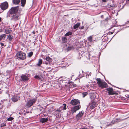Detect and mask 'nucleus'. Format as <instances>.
Here are the masks:
<instances>
[{"label":"nucleus","instance_id":"obj_23","mask_svg":"<svg viewBox=\"0 0 129 129\" xmlns=\"http://www.w3.org/2000/svg\"><path fill=\"white\" fill-rule=\"evenodd\" d=\"M21 6L22 7H24L26 4V0H21Z\"/></svg>","mask_w":129,"mask_h":129},{"label":"nucleus","instance_id":"obj_29","mask_svg":"<svg viewBox=\"0 0 129 129\" xmlns=\"http://www.w3.org/2000/svg\"><path fill=\"white\" fill-rule=\"evenodd\" d=\"M83 97H84L88 94V93L87 92H85L82 93Z\"/></svg>","mask_w":129,"mask_h":129},{"label":"nucleus","instance_id":"obj_50","mask_svg":"<svg viewBox=\"0 0 129 129\" xmlns=\"http://www.w3.org/2000/svg\"><path fill=\"white\" fill-rule=\"evenodd\" d=\"M129 2V0H127Z\"/></svg>","mask_w":129,"mask_h":129},{"label":"nucleus","instance_id":"obj_35","mask_svg":"<svg viewBox=\"0 0 129 129\" xmlns=\"http://www.w3.org/2000/svg\"><path fill=\"white\" fill-rule=\"evenodd\" d=\"M109 20V18L108 17H107L105 20V21H107Z\"/></svg>","mask_w":129,"mask_h":129},{"label":"nucleus","instance_id":"obj_40","mask_svg":"<svg viewBox=\"0 0 129 129\" xmlns=\"http://www.w3.org/2000/svg\"><path fill=\"white\" fill-rule=\"evenodd\" d=\"M46 69L47 70L48 69H50V67H46Z\"/></svg>","mask_w":129,"mask_h":129},{"label":"nucleus","instance_id":"obj_7","mask_svg":"<svg viewBox=\"0 0 129 129\" xmlns=\"http://www.w3.org/2000/svg\"><path fill=\"white\" fill-rule=\"evenodd\" d=\"M81 106L80 105L75 106L71 108V112L73 114L74 113H75L77 111L79 110Z\"/></svg>","mask_w":129,"mask_h":129},{"label":"nucleus","instance_id":"obj_46","mask_svg":"<svg viewBox=\"0 0 129 129\" xmlns=\"http://www.w3.org/2000/svg\"><path fill=\"white\" fill-rule=\"evenodd\" d=\"M101 18H104V15H102L101 16Z\"/></svg>","mask_w":129,"mask_h":129},{"label":"nucleus","instance_id":"obj_1","mask_svg":"<svg viewBox=\"0 0 129 129\" xmlns=\"http://www.w3.org/2000/svg\"><path fill=\"white\" fill-rule=\"evenodd\" d=\"M96 80L97 81V83L99 87L102 88L107 87L108 85L104 81H102L100 78H97Z\"/></svg>","mask_w":129,"mask_h":129},{"label":"nucleus","instance_id":"obj_43","mask_svg":"<svg viewBox=\"0 0 129 129\" xmlns=\"http://www.w3.org/2000/svg\"><path fill=\"white\" fill-rule=\"evenodd\" d=\"M102 1L104 2H106L107 1V0H102Z\"/></svg>","mask_w":129,"mask_h":129},{"label":"nucleus","instance_id":"obj_13","mask_svg":"<svg viewBox=\"0 0 129 129\" xmlns=\"http://www.w3.org/2000/svg\"><path fill=\"white\" fill-rule=\"evenodd\" d=\"M90 108L91 109L94 108L96 106V103L94 101L91 102L90 103Z\"/></svg>","mask_w":129,"mask_h":129},{"label":"nucleus","instance_id":"obj_30","mask_svg":"<svg viewBox=\"0 0 129 129\" xmlns=\"http://www.w3.org/2000/svg\"><path fill=\"white\" fill-rule=\"evenodd\" d=\"M35 78L37 79L38 80H40L41 79V78L40 76L39 75H36L34 77Z\"/></svg>","mask_w":129,"mask_h":129},{"label":"nucleus","instance_id":"obj_39","mask_svg":"<svg viewBox=\"0 0 129 129\" xmlns=\"http://www.w3.org/2000/svg\"><path fill=\"white\" fill-rule=\"evenodd\" d=\"M84 27L83 26H82L81 27H79V28L80 29H84Z\"/></svg>","mask_w":129,"mask_h":129},{"label":"nucleus","instance_id":"obj_11","mask_svg":"<svg viewBox=\"0 0 129 129\" xmlns=\"http://www.w3.org/2000/svg\"><path fill=\"white\" fill-rule=\"evenodd\" d=\"M80 103V102L79 100L76 99H74L71 101L70 104L73 105H76L78 104L79 103Z\"/></svg>","mask_w":129,"mask_h":129},{"label":"nucleus","instance_id":"obj_2","mask_svg":"<svg viewBox=\"0 0 129 129\" xmlns=\"http://www.w3.org/2000/svg\"><path fill=\"white\" fill-rule=\"evenodd\" d=\"M16 56L17 59L22 60L25 59L26 57L25 53L21 51H18L16 53Z\"/></svg>","mask_w":129,"mask_h":129},{"label":"nucleus","instance_id":"obj_25","mask_svg":"<svg viewBox=\"0 0 129 129\" xmlns=\"http://www.w3.org/2000/svg\"><path fill=\"white\" fill-rule=\"evenodd\" d=\"M92 35L90 36L87 38L88 41L90 42H92Z\"/></svg>","mask_w":129,"mask_h":129},{"label":"nucleus","instance_id":"obj_20","mask_svg":"<svg viewBox=\"0 0 129 129\" xmlns=\"http://www.w3.org/2000/svg\"><path fill=\"white\" fill-rule=\"evenodd\" d=\"M46 60L48 61L49 63L52 62V59L51 58H50L49 56L46 57Z\"/></svg>","mask_w":129,"mask_h":129},{"label":"nucleus","instance_id":"obj_33","mask_svg":"<svg viewBox=\"0 0 129 129\" xmlns=\"http://www.w3.org/2000/svg\"><path fill=\"white\" fill-rule=\"evenodd\" d=\"M118 29H115L114 30V32H115V33H117L118 31H118Z\"/></svg>","mask_w":129,"mask_h":129},{"label":"nucleus","instance_id":"obj_21","mask_svg":"<svg viewBox=\"0 0 129 129\" xmlns=\"http://www.w3.org/2000/svg\"><path fill=\"white\" fill-rule=\"evenodd\" d=\"M42 59H39V61L37 65L38 66H40L41 65L42 63Z\"/></svg>","mask_w":129,"mask_h":129},{"label":"nucleus","instance_id":"obj_17","mask_svg":"<svg viewBox=\"0 0 129 129\" xmlns=\"http://www.w3.org/2000/svg\"><path fill=\"white\" fill-rule=\"evenodd\" d=\"M48 120V119L47 118H41L40 121L42 123H44L46 122H47Z\"/></svg>","mask_w":129,"mask_h":129},{"label":"nucleus","instance_id":"obj_26","mask_svg":"<svg viewBox=\"0 0 129 129\" xmlns=\"http://www.w3.org/2000/svg\"><path fill=\"white\" fill-rule=\"evenodd\" d=\"M6 35L5 34H3L0 36V40L1 41L2 39L4 38H5L6 37Z\"/></svg>","mask_w":129,"mask_h":129},{"label":"nucleus","instance_id":"obj_10","mask_svg":"<svg viewBox=\"0 0 129 129\" xmlns=\"http://www.w3.org/2000/svg\"><path fill=\"white\" fill-rule=\"evenodd\" d=\"M82 112L83 111H82L80 112L76 116V118L77 120L78 121L81 119L84 114V112Z\"/></svg>","mask_w":129,"mask_h":129},{"label":"nucleus","instance_id":"obj_36","mask_svg":"<svg viewBox=\"0 0 129 129\" xmlns=\"http://www.w3.org/2000/svg\"><path fill=\"white\" fill-rule=\"evenodd\" d=\"M5 126H6V123H3L1 124V127H3Z\"/></svg>","mask_w":129,"mask_h":129},{"label":"nucleus","instance_id":"obj_5","mask_svg":"<svg viewBox=\"0 0 129 129\" xmlns=\"http://www.w3.org/2000/svg\"><path fill=\"white\" fill-rule=\"evenodd\" d=\"M8 4L7 2H5L3 3L0 5L1 9L3 10L7 9L8 7Z\"/></svg>","mask_w":129,"mask_h":129},{"label":"nucleus","instance_id":"obj_22","mask_svg":"<svg viewBox=\"0 0 129 129\" xmlns=\"http://www.w3.org/2000/svg\"><path fill=\"white\" fill-rule=\"evenodd\" d=\"M80 23L79 22H78L77 24H76L74 25L73 27V28L74 29H75L78 28L79 26L80 25Z\"/></svg>","mask_w":129,"mask_h":129},{"label":"nucleus","instance_id":"obj_14","mask_svg":"<svg viewBox=\"0 0 129 129\" xmlns=\"http://www.w3.org/2000/svg\"><path fill=\"white\" fill-rule=\"evenodd\" d=\"M13 37L12 35L9 34L8 36L7 40H8L10 42L12 41V40L13 39Z\"/></svg>","mask_w":129,"mask_h":129},{"label":"nucleus","instance_id":"obj_34","mask_svg":"<svg viewBox=\"0 0 129 129\" xmlns=\"http://www.w3.org/2000/svg\"><path fill=\"white\" fill-rule=\"evenodd\" d=\"M72 48V47H69L67 48V50L68 51H69L71 50Z\"/></svg>","mask_w":129,"mask_h":129},{"label":"nucleus","instance_id":"obj_24","mask_svg":"<svg viewBox=\"0 0 129 129\" xmlns=\"http://www.w3.org/2000/svg\"><path fill=\"white\" fill-rule=\"evenodd\" d=\"M81 56L82 54H81L79 53L77 54L76 58L78 59L79 60L81 59Z\"/></svg>","mask_w":129,"mask_h":129},{"label":"nucleus","instance_id":"obj_19","mask_svg":"<svg viewBox=\"0 0 129 129\" xmlns=\"http://www.w3.org/2000/svg\"><path fill=\"white\" fill-rule=\"evenodd\" d=\"M20 2V0H13V3L15 5H18L19 4Z\"/></svg>","mask_w":129,"mask_h":129},{"label":"nucleus","instance_id":"obj_15","mask_svg":"<svg viewBox=\"0 0 129 129\" xmlns=\"http://www.w3.org/2000/svg\"><path fill=\"white\" fill-rule=\"evenodd\" d=\"M12 31L11 28H7L5 29V33L6 34H8L12 33Z\"/></svg>","mask_w":129,"mask_h":129},{"label":"nucleus","instance_id":"obj_45","mask_svg":"<svg viewBox=\"0 0 129 129\" xmlns=\"http://www.w3.org/2000/svg\"><path fill=\"white\" fill-rule=\"evenodd\" d=\"M32 33L33 34H35V31H33Z\"/></svg>","mask_w":129,"mask_h":129},{"label":"nucleus","instance_id":"obj_16","mask_svg":"<svg viewBox=\"0 0 129 129\" xmlns=\"http://www.w3.org/2000/svg\"><path fill=\"white\" fill-rule=\"evenodd\" d=\"M66 107L67 105L66 104H63L60 107L59 109L62 110H66L67 109Z\"/></svg>","mask_w":129,"mask_h":129},{"label":"nucleus","instance_id":"obj_31","mask_svg":"<svg viewBox=\"0 0 129 129\" xmlns=\"http://www.w3.org/2000/svg\"><path fill=\"white\" fill-rule=\"evenodd\" d=\"M14 119V118L12 117H10L7 119V120L8 121H11Z\"/></svg>","mask_w":129,"mask_h":129},{"label":"nucleus","instance_id":"obj_48","mask_svg":"<svg viewBox=\"0 0 129 129\" xmlns=\"http://www.w3.org/2000/svg\"><path fill=\"white\" fill-rule=\"evenodd\" d=\"M1 17H0V22H1Z\"/></svg>","mask_w":129,"mask_h":129},{"label":"nucleus","instance_id":"obj_32","mask_svg":"<svg viewBox=\"0 0 129 129\" xmlns=\"http://www.w3.org/2000/svg\"><path fill=\"white\" fill-rule=\"evenodd\" d=\"M73 85V87H76L77 86L76 84L74 83L73 82L72 83H71Z\"/></svg>","mask_w":129,"mask_h":129},{"label":"nucleus","instance_id":"obj_37","mask_svg":"<svg viewBox=\"0 0 129 129\" xmlns=\"http://www.w3.org/2000/svg\"><path fill=\"white\" fill-rule=\"evenodd\" d=\"M55 111L56 112H61V111L60 109H57Z\"/></svg>","mask_w":129,"mask_h":129},{"label":"nucleus","instance_id":"obj_38","mask_svg":"<svg viewBox=\"0 0 129 129\" xmlns=\"http://www.w3.org/2000/svg\"><path fill=\"white\" fill-rule=\"evenodd\" d=\"M113 33V32H109V33H108V34H109V35H112V34Z\"/></svg>","mask_w":129,"mask_h":129},{"label":"nucleus","instance_id":"obj_12","mask_svg":"<svg viewBox=\"0 0 129 129\" xmlns=\"http://www.w3.org/2000/svg\"><path fill=\"white\" fill-rule=\"evenodd\" d=\"M123 120V119H121L120 118H114L111 121V123L113 124L117 123L119 122L122 121Z\"/></svg>","mask_w":129,"mask_h":129},{"label":"nucleus","instance_id":"obj_47","mask_svg":"<svg viewBox=\"0 0 129 129\" xmlns=\"http://www.w3.org/2000/svg\"><path fill=\"white\" fill-rule=\"evenodd\" d=\"M127 97L129 98V95H128V94H127Z\"/></svg>","mask_w":129,"mask_h":129},{"label":"nucleus","instance_id":"obj_4","mask_svg":"<svg viewBox=\"0 0 129 129\" xmlns=\"http://www.w3.org/2000/svg\"><path fill=\"white\" fill-rule=\"evenodd\" d=\"M18 10V7L16 6L15 7H12L9 11V13L10 15H13L14 14L17 13Z\"/></svg>","mask_w":129,"mask_h":129},{"label":"nucleus","instance_id":"obj_9","mask_svg":"<svg viewBox=\"0 0 129 129\" xmlns=\"http://www.w3.org/2000/svg\"><path fill=\"white\" fill-rule=\"evenodd\" d=\"M108 91V94L110 95H113L115 94V92L113 90V89L111 87H109L106 89Z\"/></svg>","mask_w":129,"mask_h":129},{"label":"nucleus","instance_id":"obj_44","mask_svg":"<svg viewBox=\"0 0 129 129\" xmlns=\"http://www.w3.org/2000/svg\"><path fill=\"white\" fill-rule=\"evenodd\" d=\"M0 44H1V45L2 46H3L4 45V44L3 43H1Z\"/></svg>","mask_w":129,"mask_h":129},{"label":"nucleus","instance_id":"obj_3","mask_svg":"<svg viewBox=\"0 0 129 129\" xmlns=\"http://www.w3.org/2000/svg\"><path fill=\"white\" fill-rule=\"evenodd\" d=\"M9 17L11 18V20L16 21L20 19V15L18 13L9 15Z\"/></svg>","mask_w":129,"mask_h":129},{"label":"nucleus","instance_id":"obj_41","mask_svg":"<svg viewBox=\"0 0 129 129\" xmlns=\"http://www.w3.org/2000/svg\"><path fill=\"white\" fill-rule=\"evenodd\" d=\"M66 39H66V37H64L63 38H62V41H63L64 40H65Z\"/></svg>","mask_w":129,"mask_h":129},{"label":"nucleus","instance_id":"obj_28","mask_svg":"<svg viewBox=\"0 0 129 129\" xmlns=\"http://www.w3.org/2000/svg\"><path fill=\"white\" fill-rule=\"evenodd\" d=\"M33 54V52H31L28 53V56L29 57H31Z\"/></svg>","mask_w":129,"mask_h":129},{"label":"nucleus","instance_id":"obj_49","mask_svg":"<svg viewBox=\"0 0 129 129\" xmlns=\"http://www.w3.org/2000/svg\"><path fill=\"white\" fill-rule=\"evenodd\" d=\"M2 31V30H1V31H0V33H1V32Z\"/></svg>","mask_w":129,"mask_h":129},{"label":"nucleus","instance_id":"obj_6","mask_svg":"<svg viewBox=\"0 0 129 129\" xmlns=\"http://www.w3.org/2000/svg\"><path fill=\"white\" fill-rule=\"evenodd\" d=\"M36 100L35 99L30 100L28 101L26 106L28 108H29L32 106L36 102Z\"/></svg>","mask_w":129,"mask_h":129},{"label":"nucleus","instance_id":"obj_8","mask_svg":"<svg viewBox=\"0 0 129 129\" xmlns=\"http://www.w3.org/2000/svg\"><path fill=\"white\" fill-rule=\"evenodd\" d=\"M21 78L20 80L24 82L27 81L29 79L26 74L22 75L21 76Z\"/></svg>","mask_w":129,"mask_h":129},{"label":"nucleus","instance_id":"obj_18","mask_svg":"<svg viewBox=\"0 0 129 129\" xmlns=\"http://www.w3.org/2000/svg\"><path fill=\"white\" fill-rule=\"evenodd\" d=\"M12 101L14 102H16L18 100L17 97L15 96H14L12 97Z\"/></svg>","mask_w":129,"mask_h":129},{"label":"nucleus","instance_id":"obj_42","mask_svg":"<svg viewBox=\"0 0 129 129\" xmlns=\"http://www.w3.org/2000/svg\"><path fill=\"white\" fill-rule=\"evenodd\" d=\"M45 64H46V65H47L48 64V63H47V62H45ZM49 65H50V63H49L48 64Z\"/></svg>","mask_w":129,"mask_h":129},{"label":"nucleus","instance_id":"obj_27","mask_svg":"<svg viewBox=\"0 0 129 129\" xmlns=\"http://www.w3.org/2000/svg\"><path fill=\"white\" fill-rule=\"evenodd\" d=\"M72 33L70 31L69 32L67 33L65 35V36H68L72 35Z\"/></svg>","mask_w":129,"mask_h":129}]
</instances>
